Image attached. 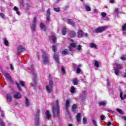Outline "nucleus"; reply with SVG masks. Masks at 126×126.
<instances>
[{
  "label": "nucleus",
  "instance_id": "42",
  "mask_svg": "<svg viewBox=\"0 0 126 126\" xmlns=\"http://www.w3.org/2000/svg\"><path fill=\"white\" fill-rule=\"evenodd\" d=\"M116 111L119 113V114H121V115H124V113L123 112V111L120 109H117Z\"/></svg>",
  "mask_w": 126,
  "mask_h": 126
},
{
  "label": "nucleus",
  "instance_id": "60",
  "mask_svg": "<svg viewBox=\"0 0 126 126\" xmlns=\"http://www.w3.org/2000/svg\"><path fill=\"white\" fill-rule=\"evenodd\" d=\"M107 125L108 126H111V125H112V123H111V122H108V123H107Z\"/></svg>",
  "mask_w": 126,
  "mask_h": 126
},
{
  "label": "nucleus",
  "instance_id": "4",
  "mask_svg": "<svg viewBox=\"0 0 126 126\" xmlns=\"http://www.w3.org/2000/svg\"><path fill=\"white\" fill-rule=\"evenodd\" d=\"M42 63L44 65H47L49 63V57L46 53H44L42 55Z\"/></svg>",
  "mask_w": 126,
  "mask_h": 126
},
{
  "label": "nucleus",
  "instance_id": "2",
  "mask_svg": "<svg viewBox=\"0 0 126 126\" xmlns=\"http://www.w3.org/2000/svg\"><path fill=\"white\" fill-rule=\"evenodd\" d=\"M40 113L39 109H37L36 113L34 114V122L35 126H40V117L39 113Z\"/></svg>",
  "mask_w": 126,
  "mask_h": 126
},
{
  "label": "nucleus",
  "instance_id": "38",
  "mask_svg": "<svg viewBox=\"0 0 126 126\" xmlns=\"http://www.w3.org/2000/svg\"><path fill=\"white\" fill-rule=\"evenodd\" d=\"M73 84L74 85H78V81L77 80V79H74Z\"/></svg>",
  "mask_w": 126,
  "mask_h": 126
},
{
  "label": "nucleus",
  "instance_id": "58",
  "mask_svg": "<svg viewBox=\"0 0 126 126\" xmlns=\"http://www.w3.org/2000/svg\"><path fill=\"white\" fill-rule=\"evenodd\" d=\"M49 84L54 85V82H53V81L52 80H49Z\"/></svg>",
  "mask_w": 126,
  "mask_h": 126
},
{
  "label": "nucleus",
  "instance_id": "5",
  "mask_svg": "<svg viewBox=\"0 0 126 126\" xmlns=\"http://www.w3.org/2000/svg\"><path fill=\"white\" fill-rule=\"evenodd\" d=\"M20 84H19V83H18L17 82H16V85L18 88L19 91H22V90H21V86L24 87V86H25V83L23 81H20ZM20 85L21 86H20Z\"/></svg>",
  "mask_w": 126,
  "mask_h": 126
},
{
  "label": "nucleus",
  "instance_id": "54",
  "mask_svg": "<svg viewBox=\"0 0 126 126\" xmlns=\"http://www.w3.org/2000/svg\"><path fill=\"white\" fill-rule=\"evenodd\" d=\"M62 71L63 74H65V70L64 69V68L62 67Z\"/></svg>",
  "mask_w": 126,
  "mask_h": 126
},
{
  "label": "nucleus",
  "instance_id": "24",
  "mask_svg": "<svg viewBox=\"0 0 126 126\" xmlns=\"http://www.w3.org/2000/svg\"><path fill=\"white\" fill-rule=\"evenodd\" d=\"M46 118L48 120H50V119H51V114H50V112H49V111H47L46 112Z\"/></svg>",
  "mask_w": 126,
  "mask_h": 126
},
{
  "label": "nucleus",
  "instance_id": "55",
  "mask_svg": "<svg viewBox=\"0 0 126 126\" xmlns=\"http://www.w3.org/2000/svg\"><path fill=\"white\" fill-rule=\"evenodd\" d=\"M36 17H34L33 18V24H35L36 25Z\"/></svg>",
  "mask_w": 126,
  "mask_h": 126
},
{
  "label": "nucleus",
  "instance_id": "51",
  "mask_svg": "<svg viewBox=\"0 0 126 126\" xmlns=\"http://www.w3.org/2000/svg\"><path fill=\"white\" fill-rule=\"evenodd\" d=\"M101 15L102 17H106V16H107V14H106V13L102 12L101 13Z\"/></svg>",
  "mask_w": 126,
  "mask_h": 126
},
{
  "label": "nucleus",
  "instance_id": "14",
  "mask_svg": "<svg viewBox=\"0 0 126 126\" xmlns=\"http://www.w3.org/2000/svg\"><path fill=\"white\" fill-rule=\"evenodd\" d=\"M34 77H33V82L34 83L35 85H38V84L37 83V79H38V75L36 74H34Z\"/></svg>",
  "mask_w": 126,
  "mask_h": 126
},
{
  "label": "nucleus",
  "instance_id": "10",
  "mask_svg": "<svg viewBox=\"0 0 126 126\" xmlns=\"http://www.w3.org/2000/svg\"><path fill=\"white\" fill-rule=\"evenodd\" d=\"M13 97L15 99H21V97H22V96L19 93L16 92L15 94H14Z\"/></svg>",
  "mask_w": 126,
  "mask_h": 126
},
{
  "label": "nucleus",
  "instance_id": "16",
  "mask_svg": "<svg viewBox=\"0 0 126 126\" xmlns=\"http://www.w3.org/2000/svg\"><path fill=\"white\" fill-rule=\"evenodd\" d=\"M70 103V99H67L66 100V103H65V105L66 110L68 109V107H69Z\"/></svg>",
  "mask_w": 126,
  "mask_h": 126
},
{
  "label": "nucleus",
  "instance_id": "56",
  "mask_svg": "<svg viewBox=\"0 0 126 126\" xmlns=\"http://www.w3.org/2000/svg\"><path fill=\"white\" fill-rule=\"evenodd\" d=\"M10 68L11 70H13V69H14V67H13V65H12V64H10Z\"/></svg>",
  "mask_w": 126,
  "mask_h": 126
},
{
  "label": "nucleus",
  "instance_id": "41",
  "mask_svg": "<svg viewBox=\"0 0 126 126\" xmlns=\"http://www.w3.org/2000/svg\"><path fill=\"white\" fill-rule=\"evenodd\" d=\"M0 16L2 18V19H5V16L4 13H0Z\"/></svg>",
  "mask_w": 126,
  "mask_h": 126
},
{
  "label": "nucleus",
  "instance_id": "13",
  "mask_svg": "<svg viewBox=\"0 0 126 126\" xmlns=\"http://www.w3.org/2000/svg\"><path fill=\"white\" fill-rule=\"evenodd\" d=\"M115 65L116 66V68L119 70L122 69V68H124V65L123 64H118L117 63H115Z\"/></svg>",
  "mask_w": 126,
  "mask_h": 126
},
{
  "label": "nucleus",
  "instance_id": "9",
  "mask_svg": "<svg viewBox=\"0 0 126 126\" xmlns=\"http://www.w3.org/2000/svg\"><path fill=\"white\" fill-rule=\"evenodd\" d=\"M5 78H6V79H8V80H9L10 81V82H13V80H12L11 79V76H10V75H9V74H8V73H5L4 74Z\"/></svg>",
  "mask_w": 126,
  "mask_h": 126
},
{
  "label": "nucleus",
  "instance_id": "21",
  "mask_svg": "<svg viewBox=\"0 0 126 126\" xmlns=\"http://www.w3.org/2000/svg\"><path fill=\"white\" fill-rule=\"evenodd\" d=\"M66 33H67L66 32V29H65V27H63L62 29V35H63V36H65V35H66Z\"/></svg>",
  "mask_w": 126,
  "mask_h": 126
},
{
  "label": "nucleus",
  "instance_id": "22",
  "mask_svg": "<svg viewBox=\"0 0 126 126\" xmlns=\"http://www.w3.org/2000/svg\"><path fill=\"white\" fill-rule=\"evenodd\" d=\"M26 101H25V105L26 107H30V103H29V100H28V98L27 97H25Z\"/></svg>",
  "mask_w": 126,
  "mask_h": 126
},
{
  "label": "nucleus",
  "instance_id": "26",
  "mask_svg": "<svg viewBox=\"0 0 126 126\" xmlns=\"http://www.w3.org/2000/svg\"><path fill=\"white\" fill-rule=\"evenodd\" d=\"M77 34L79 36H82L83 35H84V32L82 30H79L77 32Z\"/></svg>",
  "mask_w": 126,
  "mask_h": 126
},
{
  "label": "nucleus",
  "instance_id": "28",
  "mask_svg": "<svg viewBox=\"0 0 126 126\" xmlns=\"http://www.w3.org/2000/svg\"><path fill=\"white\" fill-rule=\"evenodd\" d=\"M31 29L32 32H35L36 30V25L35 24H32Z\"/></svg>",
  "mask_w": 126,
  "mask_h": 126
},
{
  "label": "nucleus",
  "instance_id": "37",
  "mask_svg": "<svg viewBox=\"0 0 126 126\" xmlns=\"http://www.w3.org/2000/svg\"><path fill=\"white\" fill-rule=\"evenodd\" d=\"M122 31L125 32L126 31V23L124 24L122 26Z\"/></svg>",
  "mask_w": 126,
  "mask_h": 126
},
{
  "label": "nucleus",
  "instance_id": "12",
  "mask_svg": "<svg viewBox=\"0 0 126 126\" xmlns=\"http://www.w3.org/2000/svg\"><path fill=\"white\" fill-rule=\"evenodd\" d=\"M69 34L71 38H74L75 36H76V32H74V31H70L69 32Z\"/></svg>",
  "mask_w": 126,
  "mask_h": 126
},
{
  "label": "nucleus",
  "instance_id": "3",
  "mask_svg": "<svg viewBox=\"0 0 126 126\" xmlns=\"http://www.w3.org/2000/svg\"><path fill=\"white\" fill-rule=\"evenodd\" d=\"M107 29V27L103 26V27H100L97 28V29H95L94 31V34H99L100 33H103L105 30Z\"/></svg>",
  "mask_w": 126,
  "mask_h": 126
},
{
  "label": "nucleus",
  "instance_id": "50",
  "mask_svg": "<svg viewBox=\"0 0 126 126\" xmlns=\"http://www.w3.org/2000/svg\"><path fill=\"white\" fill-rule=\"evenodd\" d=\"M77 50L78 51H81V45H78Z\"/></svg>",
  "mask_w": 126,
  "mask_h": 126
},
{
  "label": "nucleus",
  "instance_id": "29",
  "mask_svg": "<svg viewBox=\"0 0 126 126\" xmlns=\"http://www.w3.org/2000/svg\"><path fill=\"white\" fill-rule=\"evenodd\" d=\"M114 69H115V73L116 75H118V74H119V73H121L120 69H117V68H116V67H114Z\"/></svg>",
  "mask_w": 126,
  "mask_h": 126
},
{
  "label": "nucleus",
  "instance_id": "19",
  "mask_svg": "<svg viewBox=\"0 0 126 126\" xmlns=\"http://www.w3.org/2000/svg\"><path fill=\"white\" fill-rule=\"evenodd\" d=\"M40 27L41 29L43 30V31H46V30H47L46 26L43 23H40Z\"/></svg>",
  "mask_w": 126,
  "mask_h": 126
},
{
  "label": "nucleus",
  "instance_id": "63",
  "mask_svg": "<svg viewBox=\"0 0 126 126\" xmlns=\"http://www.w3.org/2000/svg\"><path fill=\"white\" fill-rule=\"evenodd\" d=\"M68 40H69V41H71V42H73V40L71 38H68Z\"/></svg>",
  "mask_w": 126,
  "mask_h": 126
},
{
  "label": "nucleus",
  "instance_id": "31",
  "mask_svg": "<svg viewBox=\"0 0 126 126\" xmlns=\"http://www.w3.org/2000/svg\"><path fill=\"white\" fill-rule=\"evenodd\" d=\"M99 106H105L107 104V103L105 101H102L98 103Z\"/></svg>",
  "mask_w": 126,
  "mask_h": 126
},
{
  "label": "nucleus",
  "instance_id": "52",
  "mask_svg": "<svg viewBox=\"0 0 126 126\" xmlns=\"http://www.w3.org/2000/svg\"><path fill=\"white\" fill-rule=\"evenodd\" d=\"M94 126H97V122H96L95 121H94V120H93L92 121Z\"/></svg>",
  "mask_w": 126,
  "mask_h": 126
},
{
  "label": "nucleus",
  "instance_id": "46",
  "mask_svg": "<svg viewBox=\"0 0 126 126\" xmlns=\"http://www.w3.org/2000/svg\"><path fill=\"white\" fill-rule=\"evenodd\" d=\"M20 3H21L22 6H24V0H21L20 1Z\"/></svg>",
  "mask_w": 126,
  "mask_h": 126
},
{
  "label": "nucleus",
  "instance_id": "27",
  "mask_svg": "<svg viewBox=\"0 0 126 126\" xmlns=\"http://www.w3.org/2000/svg\"><path fill=\"white\" fill-rule=\"evenodd\" d=\"M62 55H68V51L67 49H65L62 51Z\"/></svg>",
  "mask_w": 126,
  "mask_h": 126
},
{
  "label": "nucleus",
  "instance_id": "33",
  "mask_svg": "<svg viewBox=\"0 0 126 126\" xmlns=\"http://www.w3.org/2000/svg\"><path fill=\"white\" fill-rule=\"evenodd\" d=\"M94 66H95V67H99L100 66V64L99 63V62H98V61H94Z\"/></svg>",
  "mask_w": 126,
  "mask_h": 126
},
{
  "label": "nucleus",
  "instance_id": "23",
  "mask_svg": "<svg viewBox=\"0 0 126 126\" xmlns=\"http://www.w3.org/2000/svg\"><path fill=\"white\" fill-rule=\"evenodd\" d=\"M54 59L56 60L58 63H60V61H59L60 59V56L58 55L54 54Z\"/></svg>",
  "mask_w": 126,
  "mask_h": 126
},
{
  "label": "nucleus",
  "instance_id": "43",
  "mask_svg": "<svg viewBox=\"0 0 126 126\" xmlns=\"http://www.w3.org/2000/svg\"><path fill=\"white\" fill-rule=\"evenodd\" d=\"M54 10L56 12H60L61 9L59 7L58 8H54Z\"/></svg>",
  "mask_w": 126,
  "mask_h": 126
},
{
  "label": "nucleus",
  "instance_id": "36",
  "mask_svg": "<svg viewBox=\"0 0 126 126\" xmlns=\"http://www.w3.org/2000/svg\"><path fill=\"white\" fill-rule=\"evenodd\" d=\"M4 44L5 46H8V41L6 40V38H5L3 39Z\"/></svg>",
  "mask_w": 126,
  "mask_h": 126
},
{
  "label": "nucleus",
  "instance_id": "44",
  "mask_svg": "<svg viewBox=\"0 0 126 126\" xmlns=\"http://www.w3.org/2000/svg\"><path fill=\"white\" fill-rule=\"evenodd\" d=\"M56 47H57V45H52V50L54 53L56 52Z\"/></svg>",
  "mask_w": 126,
  "mask_h": 126
},
{
  "label": "nucleus",
  "instance_id": "15",
  "mask_svg": "<svg viewBox=\"0 0 126 126\" xmlns=\"http://www.w3.org/2000/svg\"><path fill=\"white\" fill-rule=\"evenodd\" d=\"M76 119L77 123H80L81 122V114L78 113L76 116Z\"/></svg>",
  "mask_w": 126,
  "mask_h": 126
},
{
  "label": "nucleus",
  "instance_id": "64",
  "mask_svg": "<svg viewBox=\"0 0 126 126\" xmlns=\"http://www.w3.org/2000/svg\"><path fill=\"white\" fill-rule=\"evenodd\" d=\"M69 126H74L72 124H69Z\"/></svg>",
  "mask_w": 126,
  "mask_h": 126
},
{
  "label": "nucleus",
  "instance_id": "45",
  "mask_svg": "<svg viewBox=\"0 0 126 126\" xmlns=\"http://www.w3.org/2000/svg\"><path fill=\"white\" fill-rule=\"evenodd\" d=\"M0 116L2 117V118H4V112H3V111H1Z\"/></svg>",
  "mask_w": 126,
  "mask_h": 126
},
{
  "label": "nucleus",
  "instance_id": "7",
  "mask_svg": "<svg viewBox=\"0 0 126 126\" xmlns=\"http://www.w3.org/2000/svg\"><path fill=\"white\" fill-rule=\"evenodd\" d=\"M49 40L52 41L53 44H57V37L55 35L50 36L48 37Z\"/></svg>",
  "mask_w": 126,
  "mask_h": 126
},
{
  "label": "nucleus",
  "instance_id": "47",
  "mask_svg": "<svg viewBox=\"0 0 126 126\" xmlns=\"http://www.w3.org/2000/svg\"><path fill=\"white\" fill-rule=\"evenodd\" d=\"M100 119H101V121H105V119H106V117H105V116L104 115H101L100 116Z\"/></svg>",
  "mask_w": 126,
  "mask_h": 126
},
{
  "label": "nucleus",
  "instance_id": "34",
  "mask_svg": "<svg viewBox=\"0 0 126 126\" xmlns=\"http://www.w3.org/2000/svg\"><path fill=\"white\" fill-rule=\"evenodd\" d=\"M74 92H75V88H74V86H71L70 93H74Z\"/></svg>",
  "mask_w": 126,
  "mask_h": 126
},
{
  "label": "nucleus",
  "instance_id": "32",
  "mask_svg": "<svg viewBox=\"0 0 126 126\" xmlns=\"http://www.w3.org/2000/svg\"><path fill=\"white\" fill-rule=\"evenodd\" d=\"M91 48H94V49H97V45L94 43H91Z\"/></svg>",
  "mask_w": 126,
  "mask_h": 126
},
{
  "label": "nucleus",
  "instance_id": "57",
  "mask_svg": "<svg viewBox=\"0 0 126 126\" xmlns=\"http://www.w3.org/2000/svg\"><path fill=\"white\" fill-rule=\"evenodd\" d=\"M107 112H108L109 113H110V114H112L113 115H114V112H113V111L111 110H107Z\"/></svg>",
  "mask_w": 126,
  "mask_h": 126
},
{
  "label": "nucleus",
  "instance_id": "49",
  "mask_svg": "<svg viewBox=\"0 0 126 126\" xmlns=\"http://www.w3.org/2000/svg\"><path fill=\"white\" fill-rule=\"evenodd\" d=\"M76 72L77 73H80V72H81V69H80V68H78L77 69V70H76Z\"/></svg>",
  "mask_w": 126,
  "mask_h": 126
},
{
  "label": "nucleus",
  "instance_id": "61",
  "mask_svg": "<svg viewBox=\"0 0 126 126\" xmlns=\"http://www.w3.org/2000/svg\"><path fill=\"white\" fill-rule=\"evenodd\" d=\"M110 3H114L115 2V0H110Z\"/></svg>",
  "mask_w": 126,
  "mask_h": 126
},
{
  "label": "nucleus",
  "instance_id": "6",
  "mask_svg": "<svg viewBox=\"0 0 126 126\" xmlns=\"http://www.w3.org/2000/svg\"><path fill=\"white\" fill-rule=\"evenodd\" d=\"M46 18L48 22H51V8H48L46 11Z\"/></svg>",
  "mask_w": 126,
  "mask_h": 126
},
{
  "label": "nucleus",
  "instance_id": "40",
  "mask_svg": "<svg viewBox=\"0 0 126 126\" xmlns=\"http://www.w3.org/2000/svg\"><path fill=\"white\" fill-rule=\"evenodd\" d=\"M83 122L85 125H86V124H87V118H86L85 117H83Z\"/></svg>",
  "mask_w": 126,
  "mask_h": 126
},
{
  "label": "nucleus",
  "instance_id": "17",
  "mask_svg": "<svg viewBox=\"0 0 126 126\" xmlns=\"http://www.w3.org/2000/svg\"><path fill=\"white\" fill-rule=\"evenodd\" d=\"M68 21L69 22L68 24H69L70 25H72V26H75V23L74 22V21H73V20L71 19H69L68 20Z\"/></svg>",
  "mask_w": 126,
  "mask_h": 126
},
{
  "label": "nucleus",
  "instance_id": "62",
  "mask_svg": "<svg viewBox=\"0 0 126 126\" xmlns=\"http://www.w3.org/2000/svg\"><path fill=\"white\" fill-rule=\"evenodd\" d=\"M94 12L95 13H97V9H94Z\"/></svg>",
  "mask_w": 126,
  "mask_h": 126
},
{
  "label": "nucleus",
  "instance_id": "8",
  "mask_svg": "<svg viewBox=\"0 0 126 126\" xmlns=\"http://www.w3.org/2000/svg\"><path fill=\"white\" fill-rule=\"evenodd\" d=\"M53 85H54L49 84V86H46V89L48 93H51V92H52V91L53 90V88L54 87Z\"/></svg>",
  "mask_w": 126,
  "mask_h": 126
},
{
  "label": "nucleus",
  "instance_id": "1",
  "mask_svg": "<svg viewBox=\"0 0 126 126\" xmlns=\"http://www.w3.org/2000/svg\"><path fill=\"white\" fill-rule=\"evenodd\" d=\"M52 112L54 118H59L60 117L61 112L60 111V105L58 100H56V107L53 106L52 107Z\"/></svg>",
  "mask_w": 126,
  "mask_h": 126
},
{
  "label": "nucleus",
  "instance_id": "20",
  "mask_svg": "<svg viewBox=\"0 0 126 126\" xmlns=\"http://www.w3.org/2000/svg\"><path fill=\"white\" fill-rule=\"evenodd\" d=\"M77 109V105L76 104H74L72 106V111L75 113L76 112V109Z\"/></svg>",
  "mask_w": 126,
  "mask_h": 126
},
{
  "label": "nucleus",
  "instance_id": "18",
  "mask_svg": "<svg viewBox=\"0 0 126 126\" xmlns=\"http://www.w3.org/2000/svg\"><path fill=\"white\" fill-rule=\"evenodd\" d=\"M6 98L8 102H11L12 101V97L11 95H9V94H6Z\"/></svg>",
  "mask_w": 126,
  "mask_h": 126
},
{
  "label": "nucleus",
  "instance_id": "35",
  "mask_svg": "<svg viewBox=\"0 0 126 126\" xmlns=\"http://www.w3.org/2000/svg\"><path fill=\"white\" fill-rule=\"evenodd\" d=\"M85 9L87 11H91V7L88 5L85 6Z\"/></svg>",
  "mask_w": 126,
  "mask_h": 126
},
{
  "label": "nucleus",
  "instance_id": "25",
  "mask_svg": "<svg viewBox=\"0 0 126 126\" xmlns=\"http://www.w3.org/2000/svg\"><path fill=\"white\" fill-rule=\"evenodd\" d=\"M120 98L121 100H125L126 98V94H124L123 96V92L120 93Z\"/></svg>",
  "mask_w": 126,
  "mask_h": 126
},
{
  "label": "nucleus",
  "instance_id": "11",
  "mask_svg": "<svg viewBox=\"0 0 126 126\" xmlns=\"http://www.w3.org/2000/svg\"><path fill=\"white\" fill-rule=\"evenodd\" d=\"M17 51L19 53H23L25 51V48H23L22 45H20L17 48Z\"/></svg>",
  "mask_w": 126,
  "mask_h": 126
},
{
  "label": "nucleus",
  "instance_id": "30",
  "mask_svg": "<svg viewBox=\"0 0 126 126\" xmlns=\"http://www.w3.org/2000/svg\"><path fill=\"white\" fill-rule=\"evenodd\" d=\"M14 10L16 12V13L17 14H18V15H20V12L18 11V7H17V6H14Z\"/></svg>",
  "mask_w": 126,
  "mask_h": 126
},
{
  "label": "nucleus",
  "instance_id": "39",
  "mask_svg": "<svg viewBox=\"0 0 126 126\" xmlns=\"http://www.w3.org/2000/svg\"><path fill=\"white\" fill-rule=\"evenodd\" d=\"M0 126H5V124L1 119H0Z\"/></svg>",
  "mask_w": 126,
  "mask_h": 126
},
{
  "label": "nucleus",
  "instance_id": "59",
  "mask_svg": "<svg viewBox=\"0 0 126 126\" xmlns=\"http://www.w3.org/2000/svg\"><path fill=\"white\" fill-rule=\"evenodd\" d=\"M121 59L122 60V61H126V57H121Z\"/></svg>",
  "mask_w": 126,
  "mask_h": 126
},
{
  "label": "nucleus",
  "instance_id": "53",
  "mask_svg": "<svg viewBox=\"0 0 126 126\" xmlns=\"http://www.w3.org/2000/svg\"><path fill=\"white\" fill-rule=\"evenodd\" d=\"M114 12H115V13H116V14H118V13H119V8H117L115 9Z\"/></svg>",
  "mask_w": 126,
  "mask_h": 126
},
{
  "label": "nucleus",
  "instance_id": "48",
  "mask_svg": "<svg viewBox=\"0 0 126 126\" xmlns=\"http://www.w3.org/2000/svg\"><path fill=\"white\" fill-rule=\"evenodd\" d=\"M70 46H72V48H76V44L74 43H71Z\"/></svg>",
  "mask_w": 126,
  "mask_h": 126
}]
</instances>
